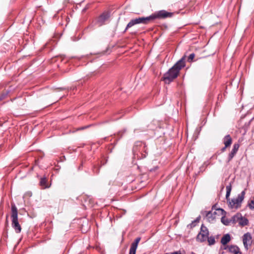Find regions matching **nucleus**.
<instances>
[{"mask_svg": "<svg viewBox=\"0 0 254 254\" xmlns=\"http://www.w3.org/2000/svg\"><path fill=\"white\" fill-rule=\"evenodd\" d=\"M186 56H183L162 77V80L166 84H169L179 75L180 70L186 66Z\"/></svg>", "mask_w": 254, "mask_h": 254, "instance_id": "1", "label": "nucleus"}, {"mask_svg": "<svg viewBox=\"0 0 254 254\" xmlns=\"http://www.w3.org/2000/svg\"><path fill=\"white\" fill-rule=\"evenodd\" d=\"M11 226L16 233H20L21 231V227L18 220V210L14 204H11Z\"/></svg>", "mask_w": 254, "mask_h": 254, "instance_id": "2", "label": "nucleus"}, {"mask_svg": "<svg viewBox=\"0 0 254 254\" xmlns=\"http://www.w3.org/2000/svg\"><path fill=\"white\" fill-rule=\"evenodd\" d=\"M216 205H214L212 207V210L209 211H204L201 212L203 215H205L206 219L209 222L213 221L216 219L217 216L223 215L225 212L222 208H215Z\"/></svg>", "mask_w": 254, "mask_h": 254, "instance_id": "3", "label": "nucleus"}, {"mask_svg": "<svg viewBox=\"0 0 254 254\" xmlns=\"http://www.w3.org/2000/svg\"><path fill=\"white\" fill-rule=\"evenodd\" d=\"M245 195V191L243 190L241 193L238 194L236 198H233L231 200L229 197L228 198L229 207L231 209H238L241 206V203L244 199Z\"/></svg>", "mask_w": 254, "mask_h": 254, "instance_id": "4", "label": "nucleus"}, {"mask_svg": "<svg viewBox=\"0 0 254 254\" xmlns=\"http://www.w3.org/2000/svg\"><path fill=\"white\" fill-rule=\"evenodd\" d=\"M209 236V231L208 228L203 224H202L200 228V231L196 237V240L199 242H205Z\"/></svg>", "mask_w": 254, "mask_h": 254, "instance_id": "5", "label": "nucleus"}, {"mask_svg": "<svg viewBox=\"0 0 254 254\" xmlns=\"http://www.w3.org/2000/svg\"><path fill=\"white\" fill-rule=\"evenodd\" d=\"M173 15V13L168 12L165 10H159L151 14L152 20L155 19H166L171 17Z\"/></svg>", "mask_w": 254, "mask_h": 254, "instance_id": "6", "label": "nucleus"}, {"mask_svg": "<svg viewBox=\"0 0 254 254\" xmlns=\"http://www.w3.org/2000/svg\"><path fill=\"white\" fill-rule=\"evenodd\" d=\"M232 220L234 223H238L242 226L247 225L249 223L248 219L243 217L240 213H237L233 216L232 218Z\"/></svg>", "mask_w": 254, "mask_h": 254, "instance_id": "7", "label": "nucleus"}, {"mask_svg": "<svg viewBox=\"0 0 254 254\" xmlns=\"http://www.w3.org/2000/svg\"><path fill=\"white\" fill-rule=\"evenodd\" d=\"M252 236L249 232L245 234L243 237V242L245 248L246 250L249 249L248 245H251L252 242Z\"/></svg>", "mask_w": 254, "mask_h": 254, "instance_id": "8", "label": "nucleus"}, {"mask_svg": "<svg viewBox=\"0 0 254 254\" xmlns=\"http://www.w3.org/2000/svg\"><path fill=\"white\" fill-rule=\"evenodd\" d=\"M110 17V13L108 12H104L97 18V22L100 26L102 25L105 21H106Z\"/></svg>", "mask_w": 254, "mask_h": 254, "instance_id": "9", "label": "nucleus"}, {"mask_svg": "<svg viewBox=\"0 0 254 254\" xmlns=\"http://www.w3.org/2000/svg\"><path fill=\"white\" fill-rule=\"evenodd\" d=\"M239 147L240 145L238 143H235L233 145V149L231 150V152L229 153L228 156V161H231L233 159L235 154L237 153L239 148Z\"/></svg>", "mask_w": 254, "mask_h": 254, "instance_id": "10", "label": "nucleus"}, {"mask_svg": "<svg viewBox=\"0 0 254 254\" xmlns=\"http://www.w3.org/2000/svg\"><path fill=\"white\" fill-rule=\"evenodd\" d=\"M228 249L229 252L233 254H242V253L240 252V250L239 248L235 245H231L230 246H227V247L225 248L224 249L226 250L227 249Z\"/></svg>", "mask_w": 254, "mask_h": 254, "instance_id": "11", "label": "nucleus"}, {"mask_svg": "<svg viewBox=\"0 0 254 254\" xmlns=\"http://www.w3.org/2000/svg\"><path fill=\"white\" fill-rule=\"evenodd\" d=\"M138 24H140L139 23V20L138 18L131 19L129 21V22L127 24V27L125 30V31H126L128 28L132 27L134 25Z\"/></svg>", "mask_w": 254, "mask_h": 254, "instance_id": "12", "label": "nucleus"}, {"mask_svg": "<svg viewBox=\"0 0 254 254\" xmlns=\"http://www.w3.org/2000/svg\"><path fill=\"white\" fill-rule=\"evenodd\" d=\"M232 142V139L229 134L226 135L223 138V143L226 147H229L231 145Z\"/></svg>", "mask_w": 254, "mask_h": 254, "instance_id": "13", "label": "nucleus"}, {"mask_svg": "<svg viewBox=\"0 0 254 254\" xmlns=\"http://www.w3.org/2000/svg\"><path fill=\"white\" fill-rule=\"evenodd\" d=\"M151 15L147 17H138L139 23L143 24H147L150 20H152Z\"/></svg>", "mask_w": 254, "mask_h": 254, "instance_id": "14", "label": "nucleus"}, {"mask_svg": "<svg viewBox=\"0 0 254 254\" xmlns=\"http://www.w3.org/2000/svg\"><path fill=\"white\" fill-rule=\"evenodd\" d=\"M48 180L46 177H43L40 181V185L43 189L49 188L50 187L48 185Z\"/></svg>", "mask_w": 254, "mask_h": 254, "instance_id": "15", "label": "nucleus"}, {"mask_svg": "<svg viewBox=\"0 0 254 254\" xmlns=\"http://www.w3.org/2000/svg\"><path fill=\"white\" fill-rule=\"evenodd\" d=\"M231 240V237L229 234L224 235L221 240V243L223 245H225L229 243Z\"/></svg>", "mask_w": 254, "mask_h": 254, "instance_id": "16", "label": "nucleus"}, {"mask_svg": "<svg viewBox=\"0 0 254 254\" xmlns=\"http://www.w3.org/2000/svg\"><path fill=\"white\" fill-rule=\"evenodd\" d=\"M206 240L208 243V245L210 246L213 245L215 243V240L214 236H208Z\"/></svg>", "mask_w": 254, "mask_h": 254, "instance_id": "17", "label": "nucleus"}, {"mask_svg": "<svg viewBox=\"0 0 254 254\" xmlns=\"http://www.w3.org/2000/svg\"><path fill=\"white\" fill-rule=\"evenodd\" d=\"M226 198L227 200H228V198L230 196V192L232 190V187L231 184L226 186Z\"/></svg>", "mask_w": 254, "mask_h": 254, "instance_id": "18", "label": "nucleus"}, {"mask_svg": "<svg viewBox=\"0 0 254 254\" xmlns=\"http://www.w3.org/2000/svg\"><path fill=\"white\" fill-rule=\"evenodd\" d=\"M140 239L141 238L140 237L136 238L134 242L131 244V246L137 248Z\"/></svg>", "mask_w": 254, "mask_h": 254, "instance_id": "19", "label": "nucleus"}, {"mask_svg": "<svg viewBox=\"0 0 254 254\" xmlns=\"http://www.w3.org/2000/svg\"><path fill=\"white\" fill-rule=\"evenodd\" d=\"M221 222L225 225H228L230 223V221L228 219H225L224 216L221 218Z\"/></svg>", "mask_w": 254, "mask_h": 254, "instance_id": "20", "label": "nucleus"}, {"mask_svg": "<svg viewBox=\"0 0 254 254\" xmlns=\"http://www.w3.org/2000/svg\"><path fill=\"white\" fill-rule=\"evenodd\" d=\"M195 57V54L194 53L190 54L188 58V62H191Z\"/></svg>", "mask_w": 254, "mask_h": 254, "instance_id": "21", "label": "nucleus"}, {"mask_svg": "<svg viewBox=\"0 0 254 254\" xmlns=\"http://www.w3.org/2000/svg\"><path fill=\"white\" fill-rule=\"evenodd\" d=\"M248 206L251 209H254V199L251 200L249 202V203H248Z\"/></svg>", "mask_w": 254, "mask_h": 254, "instance_id": "22", "label": "nucleus"}, {"mask_svg": "<svg viewBox=\"0 0 254 254\" xmlns=\"http://www.w3.org/2000/svg\"><path fill=\"white\" fill-rule=\"evenodd\" d=\"M136 249V248L130 246L129 254H135Z\"/></svg>", "mask_w": 254, "mask_h": 254, "instance_id": "23", "label": "nucleus"}, {"mask_svg": "<svg viewBox=\"0 0 254 254\" xmlns=\"http://www.w3.org/2000/svg\"><path fill=\"white\" fill-rule=\"evenodd\" d=\"M200 219V216H199L198 217H197L194 221H193V223H198L199 222V220Z\"/></svg>", "mask_w": 254, "mask_h": 254, "instance_id": "24", "label": "nucleus"}, {"mask_svg": "<svg viewBox=\"0 0 254 254\" xmlns=\"http://www.w3.org/2000/svg\"><path fill=\"white\" fill-rule=\"evenodd\" d=\"M88 127V126H84L81 127H79L76 129V130H82L85 128H87Z\"/></svg>", "mask_w": 254, "mask_h": 254, "instance_id": "25", "label": "nucleus"}, {"mask_svg": "<svg viewBox=\"0 0 254 254\" xmlns=\"http://www.w3.org/2000/svg\"><path fill=\"white\" fill-rule=\"evenodd\" d=\"M5 97V95L4 94H2L0 96V101H1L2 100H3Z\"/></svg>", "mask_w": 254, "mask_h": 254, "instance_id": "26", "label": "nucleus"}, {"mask_svg": "<svg viewBox=\"0 0 254 254\" xmlns=\"http://www.w3.org/2000/svg\"><path fill=\"white\" fill-rule=\"evenodd\" d=\"M191 227H193L195 226V223H193V221L191 222V223L190 224Z\"/></svg>", "mask_w": 254, "mask_h": 254, "instance_id": "27", "label": "nucleus"}, {"mask_svg": "<svg viewBox=\"0 0 254 254\" xmlns=\"http://www.w3.org/2000/svg\"><path fill=\"white\" fill-rule=\"evenodd\" d=\"M227 147H226V146L225 145L224 147H223L222 149H221V151L222 152H224L225 150H226V148H227Z\"/></svg>", "mask_w": 254, "mask_h": 254, "instance_id": "28", "label": "nucleus"}]
</instances>
